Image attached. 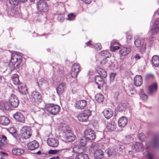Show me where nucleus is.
<instances>
[{
  "label": "nucleus",
  "mask_w": 159,
  "mask_h": 159,
  "mask_svg": "<svg viewBox=\"0 0 159 159\" xmlns=\"http://www.w3.org/2000/svg\"><path fill=\"white\" fill-rule=\"evenodd\" d=\"M7 143V138L4 135L0 137V148H2Z\"/></svg>",
  "instance_id": "cd10ccee"
},
{
  "label": "nucleus",
  "mask_w": 159,
  "mask_h": 159,
  "mask_svg": "<svg viewBox=\"0 0 159 159\" xmlns=\"http://www.w3.org/2000/svg\"><path fill=\"white\" fill-rule=\"evenodd\" d=\"M153 38V36L152 35H151L150 36V38L149 39V41L150 42L152 41Z\"/></svg>",
  "instance_id": "0e129e2a"
},
{
  "label": "nucleus",
  "mask_w": 159,
  "mask_h": 159,
  "mask_svg": "<svg viewBox=\"0 0 159 159\" xmlns=\"http://www.w3.org/2000/svg\"><path fill=\"white\" fill-rule=\"evenodd\" d=\"M157 15H159V10L157 12H155L154 16H156Z\"/></svg>",
  "instance_id": "69168bd1"
},
{
  "label": "nucleus",
  "mask_w": 159,
  "mask_h": 159,
  "mask_svg": "<svg viewBox=\"0 0 159 159\" xmlns=\"http://www.w3.org/2000/svg\"><path fill=\"white\" fill-rule=\"evenodd\" d=\"M64 138L67 142H72L75 139V137L71 130L67 129L64 134Z\"/></svg>",
  "instance_id": "423d86ee"
},
{
  "label": "nucleus",
  "mask_w": 159,
  "mask_h": 159,
  "mask_svg": "<svg viewBox=\"0 0 159 159\" xmlns=\"http://www.w3.org/2000/svg\"><path fill=\"white\" fill-rule=\"evenodd\" d=\"M57 151L56 150H50L49 151V153L51 154H55L57 152Z\"/></svg>",
  "instance_id": "6e6d98bb"
},
{
  "label": "nucleus",
  "mask_w": 159,
  "mask_h": 159,
  "mask_svg": "<svg viewBox=\"0 0 159 159\" xmlns=\"http://www.w3.org/2000/svg\"><path fill=\"white\" fill-rule=\"evenodd\" d=\"M30 101L36 105H38L42 101V98L40 93L37 91H34L29 94Z\"/></svg>",
  "instance_id": "f257e3e1"
},
{
  "label": "nucleus",
  "mask_w": 159,
  "mask_h": 159,
  "mask_svg": "<svg viewBox=\"0 0 159 159\" xmlns=\"http://www.w3.org/2000/svg\"><path fill=\"white\" fill-rule=\"evenodd\" d=\"M97 70L98 73L100 75V76L104 78H106L107 76V73L104 69L102 68H98Z\"/></svg>",
  "instance_id": "72a5a7b5"
},
{
  "label": "nucleus",
  "mask_w": 159,
  "mask_h": 159,
  "mask_svg": "<svg viewBox=\"0 0 159 159\" xmlns=\"http://www.w3.org/2000/svg\"><path fill=\"white\" fill-rule=\"evenodd\" d=\"M48 145L52 147H56L58 145L59 142L57 139L55 138H49L47 140Z\"/></svg>",
  "instance_id": "2eb2a0df"
},
{
  "label": "nucleus",
  "mask_w": 159,
  "mask_h": 159,
  "mask_svg": "<svg viewBox=\"0 0 159 159\" xmlns=\"http://www.w3.org/2000/svg\"><path fill=\"white\" fill-rule=\"evenodd\" d=\"M153 64L155 67H157L159 66V60H152Z\"/></svg>",
  "instance_id": "09e8293b"
},
{
  "label": "nucleus",
  "mask_w": 159,
  "mask_h": 159,
  "mask_svg": "<svg viewBox=\"0 0 159 159\" xmlns=\"http://www.w3.org/2000/svg\"><path fill=\"white\" fill-rule=\"evenodd\" d=\"M19 78V75L16 74H14L12 76V80L13 83L16 85H17L20 82Z\"/></svg>",
  "instance_id": "c756f323"
},
{
  "label": "nucleus",
  "mask_w": 159,
  "mask_h": 159,
  "mask_svg": "<svg viewBox=\"0 0 159 159\" xmlns=\"http://www.w3.org/2000/svg\"><path fill=\"white\" fill-rule=\"evenodd\" d=\"M41 81L42 82V85H45L46 86H48L49 85V84L47 82V81L46 80H44V79H42L41 80Z\"/></svg>",
  "instance_id": "3c124183"
},
{
  "label": "nucleus",
  "mask_w": 159,
  "mask_h": 159,
  "mask_svg": "<svg viewBox=\"0 0 159 159\" xmlns=\"http://www.w3.org/2000/svg\"><path fill=\"white\" fill-rule=\"evenodd\" d=\"M126 108V105L125 103H121L117 106V110L119 112H122L125 111Z\"/></svg>",
  "instance_id": "c85d7f7f"
},
{
  "label": "nucleus",
  "mask_w": 159,
  "mask_h": 159,
  "mask_svg": "<svg viewBox=\"0 0 159 159\" xmlns=\"http://www.w3.org/2000/svg\"><path fill=\"white\" fill-rule=\"evenodd\" d=\"M152 60H159V56L157 55H154L152 57Z\"/></svg>",
  "instance_id": "4d7b16f0"
},
{
  "label": "nucleus",
  "mask_w": 159,
  "mask_h": 159,
  "mask_svg": "<svg viewBox=\"0 0 159 159\" xmlns=\"http://www.w3.org/2000/svg\"><path fill=\"white\" fill-rule=\"evenodd\" d=\"M145 136L144 134L143 133H140L139 134V138L140 140H141L142 141H143L145 138Z\"/></svg>",
  "instance_id": "a18cd8bd"
},
{
  "label": "nucleus",
  "mask_w": 159,
  "mask_h": 159,
  "mask_svg": "<svg viewBox=\"0 0 159 159\" xmlns=\"http://www.w3.org/2000/svg\"><path fill=\"white\" fill-rule=\"evenodd\" d=\"M0 153H1V154H3L4 155H7V153L5 152H1Z\"/></svg>",
  "instance_id": "338daca9"
},
{
  "label": "nucleus",
  "mask_w": 159,
  "mask_h": 159,
  "mask_svg": "<svg viewBox=\"0 0 159 159\" xmlns=\"http://www.w3.org/2000/svg\"><path fill=\"white\" fill-rule=\"evenodd\" d=\"M12 61V60H10V66L13 67L15 69L18 68L21 63V60H16L15 62H13Z\"/></svg>",
  "instance_id": "b1692460"
},
{
  "label": "nucleus",
  "mask_w": 159,
  "mask_h": 159,
  "mask_svg": "<svg viewBox=\"0 0 159 159\" xmlns=\"http://www.w3.org/2000/svg\"><path fill=\"white\" fill-rule=\"evenodd\" d=\"M83 2L89 4L91 2V0H82Z\"/></svg>",
  "instance_id": "13d9d810"
},
{
  "label": "nucleus",
  "mask_w": 159,
  "mask_h": 159,
  "mask_svg": "<svg viewBox=\"0 0 159 159\" xmlns=\"http://www.w3.org/2000/svg\"><path fill=\"white\" fill-rule=\"evenodd\" d=\"M24 150L22 148H15L12 150V154L15 155H21L24 153Z\"/></svg>",
  "instance_id": "a878e982"
},
{
  "label": "nucleus",
  "mask_w": 159,
  "mask_h": 159,
  "mask_svg": "<svg viewBox=\"0 0 159 159\" xmlns=\"http://www.w3.org/2000/svg\"><path fill=\"white\" fill-rule=\"evenodd\" d=\"M104 152L100 149L96 150L94 153V156L96 159H102L104 157Z\"/></svg>",
  "instance_id": "412c9836"
},
{
  "label": "nucleus",
  "mask_w": 159,
  "mask_h": 159,
  "mask_svg": "<svg viewBox=\"0 0 159 159\" xmlns=\"http://www.w3.org/2000/svg\"><path fill=\"white\" fill-rule=\"evenodd\" d=\"M94 48L97 50H100L102 48L101 44L99 43L95 44L94 46Z\"/></svg>",
  "instance_id": "de8ad7c7"
},
{
  "label": "nucleus",
  "mask_w": 159,
  "mask_h": 159,
  "mask_svg": "<svg viewBox=\"0 0 159 159\" xmlns=\"http://www.w3.org/2000/svg\"><path fill=\"white\" fill-rule=\"evenodd\" d=\"M58 20L60 22H62L64 20L63 16L61 15H59L58 16Z\"/></svg>",
  "instance_id": "603ef678"
},
{
  "label": "nucleus",
  "mask_w": 159,
  "mask_h": 159,
  "mask_svg": "<svg viewBox=\"0 0 159 159\" xmlns=\"http://www.w3.org/2000/svg\"><path fill=\"white\" fill-rule=\"evenodd\" d=\"M88 141L89 140L84 136L82 139L80 140V143L81 146H84L86 145Z\"/></svg>",
  "instance_id": "4c0bfd02"
},
{
  "label": "nucleus",
  "mask_w": 159,
  "mask_h": 159,
  "mask_svg": "<svg viewBox=\"0 0 159 159\" xmlns=\"http://www.w3.org/2000/svg\"><path fill=\"white\" fill-rule=\"evenodd\" d=\"M159 31V18L156 19L153 25L151 28V32L152 34H155Z\"/></svg>",
  "instance_id": "ddd939ff"
},
{
  "label": "nucleus",
  "mask_w": 159,
  "mask_h": 159,
  "mask_svg": "<svg viewBox=\"0 0 159 159\" xmlns=\"http://www.w3.org/2000/svg\"><path fill=\"white\" fill-rule=\"evenodd\" d=\"M13 117L16 120L19 122L24 123L25 121V116L23 115L20 112H16L14 114Z\"/></svg>",
  "instance_id": "4468645a"
},
{
  "label": "nucleus",
  "mask_w": 159,
  "mask_h": 159,
  "mask_svg": "<svg viewBox=\"0 0 159 159\" xmlns=\"http://www.w3.org/2000/svg\"><path fill=\"white\" fill-rule=\"evenodd\" d=\"M9 119L4 116H0V124L2 125L7 126L10 123Z\"/></svg>",
  "instance_id": "f3484780"
},
{
  "label": "nucleus",
  "mask_w": 159,
  "mask_h": 159,
  "mask_svg": "<svg viewBox=\"0 0 159 159\" xmlns=\"http://www.w3.org/2000/svg\"><path fill=\"white\" fill-rule=\"evenodd\" d=\"M116 125L112 124L111 122L107 123L106 126L107 129L111 131L116 129Z\"/></svg>",
  "instance_id": "e433bc0d"
},
{
  "label": "nucleus",
  "mask_w": 159,
  "mask_h": 159,
  "mask_svg": "<svg viewBox=\"0 0 159 159\" xmlns=\"http://www.w3.org/2000/svg\"><path fill=\"white\" fill-rule=\"evenodd\" d=\"M126 39L128 43H129L130 42V40L132 39V35H128L127 36Z\"/></svg>",
  "instance_id": "864d4df0"
},
{
  "label": "nucleus",
  "mask_w": 159,
  "mask_h": 159,
  "mask_svg": "<svg viewBox=\"0 0 159 159\" xmlns=\"http://www.w3.org/2000/svg\"><path fill=\"white\" fill-rule=\"evenodd\" d=\"M132 149L136 152H139L143 150V144L141 143H136L132 147Z\"/></svg>",
  "instance_id": "393cba45"
},
{
  "label": "nucleus",
  "mask_w": 159,
  "mask_h": 159,
  "mask_svg": "<svg viewBox=\"0 0 159 159\" xmlns=\"http://www.w3.org/2000/svg\"><path fill=\"white\" fill-rule=\"evenodd\" d=\"M31 129L30 127L24 126L21 130L22 137L26 139L30 138L31 135Z\"/></svg>",
  "instance_id": "0eeeda50"
},
{
  "label": "nucleus",
  "mask_w": 159,
  "mask_h": 159,
  "mask_svg": "<svg viewBox=\"0 0 159 159\" xmlns=\"http://www.w3.org/2000/svg\"><path fill=\"white\" fill-rule=\"evenodd\" d=\"M91 115V111L90 110H86L78 114L77 118L80 122H86L88 121L89 116Z\"/></svg>",
  "instance_id": "7ed1b4c3"
},
{
  "label": "nucleus",
  "mask_w": 159,
  "mask_h": 159,
  "mask_svg": "<svg viewBox=\"0 0 159 159\" xmlns=\"http://www.w3.org/2000/svg\"><path fill=\"white\" fill-rule=\"evenodd\" d=\"M46 110L50 114L56 115L58 114L61 110L60 107L54 104H47L46 105Z\"/></svg>",
  "instance_id": "f03ea898"
},
{
  "label": "nucleus",
  "mask_w": 159,
  "mask_h": 159,
  "mask_svg": "<svg viewBox=\"0 0 159 159\" xmlns=\"http://www.w3.org/2000/svg\"><path fill=\"white\" fill-rule=\"evenodd\" d=\"M116 73H111L110 77V80L111 82H112L114 81L115 79V78L116 76Z\"/></svg>",
  "instance_id": "a19ab883"
},
{
  "label": "nucleus",
  "mask_w": 159,
  "mask_h": 159,
  "mask_svg": "<svg viewBox=\"0 0 159 159\" xmlns=\"http://www.w3.org/2000/svg\"><path fill=\"white\" fill-rule=\"evenodd\" d=\"M87 102L84 100H81L75 102V107L77 109L80 110L84 109L86 106Z\"/></svg>",
  "instance_id": "f8f14e48"
},
{
  "label": "nucleus",
  "mask_w": 159,
  "mask_h": 159,
  "mask_svg": "<svg viewBox=\"0 0 159 159\" xmlns=\"http://www.w3.org/2000/svg\"><path fill=\"white\" fill-rule=\"evenodd\" d=\"M140 96L141 98L144 101H146L147 100L148 97L147 95L143 93V92H141L140 94Z\"/></svg>",
  "instance_id": "58836bf2"
},
{
  "label": "nucleus",
  "mask_w": 159,
  "mask_h": 159,
  "mask_svg": "<svg viewBox=\"0 0 159 159\" xmlns=\"http://www.w3.org/2000/svg\"><path fill=\"white\" fill-rule=\"evenodd\" d=\"M49 159H60V158L58 157H53L51 158H50Z\"/></svg>",
  "instance_id": "774afa93"
},
{
  "label": "nucleus",
  "mask_w": 159,
  "mask_h": 159,
  "mask_svg": "<svg viewBox=\"0 0 159 159\" xmlns=\"http://www.w3.org/2000/svg\"><path fill=\"white\" fill-rule=\"evenodd\" d=\"M145 39H142L138 37L134 42V44L137 48H140L141 51L144 52L146 49V43Z\"/></svg>",
  "instance_id": "20e7f679"
},
{
  "label": "nucleus",
  "mask_w": 159,
  "mask_h": 159,
  "mask_svg": "<svg viewBox=\"0 0 159 159\" xmlns=\"http://www.w3.org/2000/svg\"><path fill=\"white\" fill-rule=\"evenodd\" d=\"M27 146L29 149L33 150L38 148L39 144L37 141L34 140L28 143Z\"/></svg>",
  "instance_id": "a211bd4d"
},
{
  "label": "nucleus",
  "mask_w": 159,
  "mask_h": 159,
  "mask_svg": "<svg viewBox=\"0 0 159 159\" xmlns=\"http://www.w3.org/2000/svg\"><path fill=\"white\" fill-rule=\"evenodd\" d=\"M17 85H18V89L20 92L22 94L25 93L26 91L27 90V88L24 84L20 82Z\"/></svg>",
  "instance_id": "bb28decb"
},
{
  "label": "nucleus",
  "mask_w": 159,
  "mask_h": 159,
  "mask_svg": "<svg viewBox=\"0 0 159 159\" xmlns=\"http://www.w3.org/2000/svg\"><path fill=\"white\" fill-rule=\"evenodd\" d=\"M132 59H135L136 60L142 58L140 55L138 54H134L131 58Z\"/></svg>",
  "instance_id": "8fccbe9b"
},
{
  "label": "nucleus",
  "mask_w": 159,
  "mask_h": 159,
  "mask_svg": "<svg viewBox=\"0 0 159 159\" xmlns=\"http://www.w3.org/2000/svg\"><path fill=\"white\" fill-rule=\"evenodd\" d=\"M147 77L148 78H153L154 76L152 74H148L147 75Z\"/></svg>",
  "instance_id": "bf43d9fd"
},
{
  "label": "nucleus",
  "mask_w": 159,
  "mask_h": 159,
  "mask_svg": "<svg viewBox=\"0 0 159 159\" xmlns=\"http://www.w3.org/2000/svg\"><path fill=\"white\" fill-rule=\"evenodd\" d=\"M95 81L98 85V88L99 89H101V87L103 88L104 86H106V82L102 76H96L95 77Z\"/></svg>",
  "instance_id": "1a4fd4ad"
},
{
  "label": "nucleus",
  "mask_w": 159,
  "mask_h": 159,
  "mask_svg": "<svg viewBox=\"0 0 159 159\" xmlns=\"http://www.w3.org/2000/svg\"><path fill=\"white\" fill-rule=\"evenodd\" d=\"M79 148V146H75L73 148V151H74V152H75V153H77V152L75 151V149Z\"/></svg>",
  "instance_id": "052dcab7"
},
{
  "label": "nucleus",
  "mask_w": 159,
  "mask_h": 159,
  "mask_svg": "<svg viewBox=\"0 0 159 159\" xmlns=\"http://www.w3.org/2000/svg\"><path fill=\"white\" fill-rule=\"evenodd\" d=\"M120 44L118 42L116 41H112L111 43V47L113 46Z\"/></svg>",
  "instance_id": "5fc2aeb1"
},
{
  "label": "nucleus",
  "mask_w": 159,
  "mask_h": 159,
  "mask_svg": "<svg viewBox=\"0 0 159 159\" xmlns=\"http://www.w3.org/2000/svg\"><path fill=\"white\" fill-rule=\"evenodd\" d=\"M91 42V40H90L89 41L87 42V43H86V44L87 45V46H89L90 45H91V43H90V42Z\"/></svg>",
  "instance_id": "e2e57ef3"
},
{
  "label": "nucleus",
  "mask_w": 159,
  "mask_h": 159,
  "mask_svg": "<svg viewBox=\"0 0 159 159\" xmlns=\"http://www.w3.org/2000/svg\"><path fill=\"white\" fill-rule=\"evenodd\" d=\"M103 113L105 117L107 119H110L113 115L112 110L110 108L104 110L103 111Z\"/></svg>",
  "instance_id": "6ab92c4d"
},
{
  "label": "nucleus",
  "mask_w": 159,
  "mask_h": 159,
  "mask_svg": "<svg viewBox=\"0 0 159 159\" xmlns=\"http://www.w3.org/2000/svg\"><path fill=\"white\" fill-rule=\"evenodd\" d=\"M134 83L136 87L140 86L142 84L143 79L140 75H137L134 78Z\"/></svg>",
  "instance_id": "dca6fc26"
},
{
  "label": "nucleus",
  "mask_w": 159,
  "mask_h": 159,
  "mask_svg": "<svg viewBox=\"0 0 159 159\" xmlns=\"http://www.w3.org/2000/svg\"><path fill=\"white\" fill-rule=\"evenodd\" d=\"M66 87V84L62 83L59 84L57 88V91L59 95H61L64 92L65 88Z\"/></svg>",
  "instance_id": "5701e85b"
},
{
  "label": "nucleus",
  "mask_w": 159,
  "mask_h": 159,
  "mask_svg": "<svg viewBox=\"0 0 159 159\" xmlns=\"http://www.w3.org/2000/svg\"><path fill=\"white\" fill-rule=\"evenodd\" d=\"M100 54L102 56L104 59H106L107 58H110L111 57V53L107 51H102Z\"/></svg>",
  "instance_id": "f704fd0d"
},
{
  "label": "nucleus",
  "mask_w": 159,
  "mask_h": 159,
  "mask_svg": "<svg viewBox=\"0 0 159 159\" xmlns=\"http://www.w3.org/2000/svg\"><path fill=\"white\" fill-rule=\"evenodd\" d=\"M80 71V66L78 63H75L73 65L71 71V75L72 78H76Z\"/></svg>",
  "instance_id": "9d476101"
},
{
  "label": "nucleus",
  "mask_w": 159,
  "mask_h": 159,
  "mask_svg": "<svg viewBox=\"0 0 159 159\" xmlns=\"http://www.w3.org/2000/svg\"><path fill=\"white\" fill-rule=\"evenodd\" d=\"M95 99L98 102L100 103L102 102L104 98L103 95L100 93H98L95 96Z\"/></svg>",
  "instance_id": "473e14b6"
},
{
  "label": "nucleus",
  "mask_w": 159,
  "mask_h": 159,
  "mask_svg": "<svg viewBox=\"0 0 159 159\" xmlns=\"http://www.w3.org/2000/svg\"><path fill=\"white\" fill-rule=\"evenodd\" d=\"M131 51V49L129 48L124 47L121 48L119 52L120 57H124L129 53Z\"/></svg>",
  "instance_id": "aec40b11"
},
{
  "label": "nucleus",
  "mask_w": 159,
  "mask_h": 159,
  "mask_svg": "<svg viewBox=\"0 0 159 159\" xmlns=\"http://www.w3.org/2000/svg\"><path fill=\"white\" fill-rule=\"evenodd\" d=\"M75 159H89V158L85 154L78 153L75 156Z\"/></svg>",
  "instance_id": "7c9ffc66"
},
{
  "label": "nucleus",
  "mask_w": 159,
  "mask_h": 159,
  "mask_svg": "<svg viewBox=\"0 0 159 159\" xmlns=\"http://www.w3.org/2000/svg\"><path fill=\"white\" fill-rule=\"evenodd\" d=\"M159 139L158 137L155 138L153 141V146L156 147L158 145Z\"/></svg>",
  "instance_id": "37998d69"
},
{
  "label": "nucleus",
  "mask_w": 159,
  "mask_h": 159,
  "mask_svg": "<svg viewBox=\"0 0 159 159\" xmlns=\"http://www.w3.org/2000/svg\"><path fill=\"white\" fill-rule=\"evenodd\" d=\"M128 123V119L125 116L120 117L118 120V124L120 127H125Z\"/></svg>",
  "instance_id": "4be33fe9"
},
{
  "label": "nucleus",
  "mask_w": 159,
  "mask_h": 159,
  "mask_svg": "<svg viewBox=\"0 0 159 159\" xmlns=\"http://www.w3.org/2000/svg\"><path fill=\"white\" fill-rule=\"evenodd\" d=\"M120 44L112 46L110 47L112 51H114L115 50L118 49L120 48Z\"/></svg>",
  "instance_id": "79ce46f5"
},
{
  "label": "nucleus",
  "mask_w": 159,
  "mask_h": 159,
  "mask_svg": "<svg viewBox=\"0 0 159 159\" xmlns=\"http://www.w3.org/2000/svg\"><path fill=\"white\" fill-rule=\"evenodd\" d=\"M19 0H9V2L11 4L17 5H18Z\"/></svg>",
  "instance_id": "c03bdc74"
},
{
  "label": "nucleus",
  "mask_w": 159,
  "mask_h": 159,
  "mask_svg": "<svg viewBox=\"0 0 159 159\" xmlns=\"http://www.w3.org/2000/svg\"><path fill=\"white\" fill-rule=\"evenodd\" d=\"M4 107L5 109L7 110H10L11 108L9 103L7 102H5L4 103Z\"/></svg>",
  "instance_id": "49530a36"
},
{
  "label": "nucleus",
  "mask_w": 159,
  "mask_h": 159,
  "mask_svg": "<svg viewBox=\"0 0 159 159\" xmlns=\"http://www.w3.org/2000/svg\"><path fill=\"white\" fill-rule=\"evenodd\" d=\"M9 101L11 105L14 107H17L19 104L17 97L14 94H12L9 98Z\"/></svg>",
  "instance_id": "9b49d317"
},
{
  "label": "nucleus",
  "mask_w": 159,
  "mask_h": 159,
  "mask_svg": "<svg viewBox=\"0 0 159 159\" xmlns=\"http://www.w3.org/2000/svg\"><path fill=\"white\" fill-rule=\"evenodd\" d=\"M148 156L149 159H152V156L151 154L148 153Z\"/></svg>",
  "instance_id": "680f3d73"
},
{
  "label": "nucleus",
  "mask_w": 159,
  "mask_h": 159,
  "mask_svg": "<svg viewBox=\"0 0 159 159\" xmlns=\"http://www.w3.org/2000/svg\"><path fill=\"white\" fill-rule=\"evenodd\" d=\"M22 56L20 54L16 52L12 53L11 60H22Z\"/></svg>",
  "instance_id": "c9c22d12"
},
{
  "label": "nucleus",
  "mask_w": 159,
  "mask_h": 159,
  "mask_svg": "<svg viewBox=\"0 0 159 159\" xmlns=\"http://www.w3.org/2000/svg\"><path fill=\"white\" fill-rule=\"evenodd\" d=\"M37 7L39 11L45 13L48 10V6L44 0H39L37 3Z\"/></svg>",
  "instance_id": "39448f33"
},
{
  "label": "nucleus",
  "mask_w": 159,
  "mask_h": 159,
  "mask_svg": "<svg viewBox=\"0 0 159 159\" xmlns=\"http://www.w3.org/2000/svg\"><path fill=\"white\" fill-rule=\"evenodd\" d=\"M75 17V14L73 13H70L68 15L67 20H74Z\"/></svg>",
  "instance_id": "ea45409f"
},
{
  "label": "nucleus",
  "mask_w": 159,
  "mask_h": 159,
  "mask_svg": "<svg viewBox=\"0 0 159 159\" xmlns=\"http://www.w3.org/2000/svg\"><path fill=\"white\" fill-rule=\"evenodd\" d=\"M84 136L88 140L93 141L96 139L95 133L90 129H86L84 132Z\"/></svg>",
  "instance_id": "6e6552de"
},
{
  "label": "nucleus",
  "mask_w": 159,
  "mask_h": 159,
  "mask_svg": "<svg viewBox=\"0 0 159 159\" xmlns=\"http://www.w3.org/2000/svg\"><path fill=\"white\" fill-rule=\"evenodd\" d=\"M157 89V85L155 83L150 86L148 87V91L150 93H152L153 92L156 91Z\"/></svg>",
  "instance_id": "2f4dec72"
}]
</instances>
